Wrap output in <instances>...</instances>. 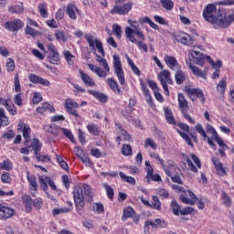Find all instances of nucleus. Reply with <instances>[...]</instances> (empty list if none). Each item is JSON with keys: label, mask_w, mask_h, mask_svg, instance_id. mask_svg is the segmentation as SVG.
Here are the masks:
<instances>
[{"label": "nucleus", "mask_w": 234, "mask_h": 234, "mask_svg": "<svg viewBox=\"0 0 234 234\" xmlns=\"http://www.w3.org/2000/svg\"><path fill=\"white\" fill-rule=\"evenodd\" d=\"M133 215H134V209L133 207H129L123 210L122 218H131V217H133Z\"/></svg>", "instance_id": "nucleus-53"}, {"label": "nucleus", "mask_w": 234, "mask_h": 234, "mask_svg": "<svg viewBox=\"0 0 234 234\" xmlns=\"http://www.w3.org/2000/svg\"><path fill=\"white\" fill-rule=\"evenodd\" d=\"M31 147L34 149L35 156L38 162H50V157L48 155H41V154H39V151H41L39 139H33Z\"/></svg>", "instance_id": "nucleus-10"}, {"label": "nucleus", "mask_w": 234, "mask_h": 234, "mask_svg": "<svg viewBox=\"0 0 234 234\" xmlns=\"http://www.w3.org/2000/svg\"><path fill=\"white\" fill-rule=\"evenodd\" d=\"M17 130L22 131L23 138H25V145L30 142V133H32V129H30V126L23 122H19L17 125Z\"/></svg>", "instance_id": "nucleus-18"}, {"label": "nucleus", "mask_w": 234, "mask_h": 234, "mask_svg": "<svg viewBox=\"0 0 234 234\" xmlns=\"http://www.w3.org/2000/svg\"><path fill=\"white\" fill-rule=\"evenodd\" d=\"M76 12H78V7L70 4L66 8V14L70 17V19H76Z\"/></svg>", "instance_id": "nucleus-31"}, {"label": "nucleus", "mask_w": 234, "mask_h": 234, "mask_svg": "<svg viewBox=\"0 0 234 234\" xmlns=\"http://www.w3.org/2000/svg\"><path fill=\"white\" fill-rule=\"evenodd\" d=\"M87 129L90 134H93V136H98L100 134V128L94 123L88 124Z\"/></svg>", "instance_id": "nucleus-38"}, {"label": "nucleus", "mask_w": 234, "mask_h": 234, "mask_svg": "<svg viewBox=\"0 0 234 234\" xmlns=\"http://www.w3.org/2000/svg\"><path fill=\"white\" fill-rule=\"evenodd\" d=\"M123 2L125 0H116L115 5L110 11V14L112 16L118 15V16H127L131 10H133V2H127L126 4H123L122 5H120L121 2Z\"/></svg>", "instance_id": "nucleus-4"}, {"label": "nucleus", "mask_w": 234, "mask_h": 234, "mask_svg": "<svg viewBox=\"0 0 234 234\" xmlns=\"http://www.w3.org/2000/svg\"><path fill=\"white\" fill-rule=\"evenodd\" d=\"M16 215V210L10 207L0 204V220H8Z\"/></svg>", "instance_id": "nucleus-16"}, {"label": "nucleus", "mask_w": 234, "mask_h": 234, "mask_svg": "<svg viewBox=\"0 0 234 234\" xmlns=\"http://www.w3.org/2000/svg\"><path fill=\"white\" fill-rule=\"evenodd\" d=\"M175 39L178 43H182V45H193V37L187 33L179 32L175 36Z\"/></svg>", "instance_id": "nucleus-20"}, {"label": "nucleus", "mask_w": 234, "mask_h": 234, "mask_svg": "<svg viewBox=\"0 0 234 234\" xmlns=\"http://www.w3.org/2000/svg\"><path fill=\"white\" fill-rule=\"evenodd\" d=\"M191 56L193 58L194 63H197V65H204V54L198 52V51H192Z\"/></svg>", "instance_id": "nucleus-28"}, {"label": "nucleus", "mask_w": 234, "mask_h": 234, "mask_svg": "<svg viewBox=\"0 0 234 234\" xmlns=\"http://www.w3.org/2000/svg\"><path fill=\"white\" fill-rule=\"evenodd\" d=\"M180 200L183 204H189L190 206H195L197 204V196L191 190L184 191L180 195Z\"/></svg>", "instance_id": "nucleus-14"}, {"label": "nucleus", "mask_w": 234, "mask_h": 234, "mask_svg": "<svg viewBox=\"0 0 234 234\" xmlns=\"http://www.w3.org/2000/svg\"><path fill=\"white\" fill-rule=\"evenodd\" d=\"M59 53L58 51L49 52L48 54V61L51 62L53 65H58L60 61Z\"/></svg>", "instance_id": "nucleus-32"}, {"label": "nucleus", "mask_w": 234, "mask_h": 234, "mask_svg": "<svg viewBox=\"0 0 234 234\" xmlns=\"http://www.w3.org/2000/svg\"><path fill=\"white\" fill-rule=\"evenodd\" d=\"M8 123V117H6V115L5 114V110L3 108H0V128L6 127Z\"/></svg>", "instance_id": "nucleus-37"}, {"label": "nucleus", "mask_w": 234, "mask_h": 234, "mask_svg": "<svg viewBox=\"0 0 234 234\" xmlns=\"http://www.w3.org/2000/svg\"><path fill=\"white\" fill-rule=\"evenodd\" d=\"M177 133L180 134V136L186 142V144L190 147H194L193 142H191V138H189V135L187 133L181 132L180 130L177 131Z\"/></svg>", "instance_id": "nucleus-47"}, {"label": "nucleus", "mask_w": 234, "mask_h": 234, "mask_svg": "<svg viewBox=\"0 0 234 234\" xmlns=\"http://www.w3.org/2000/svg\"><path fill=\"white\" fill-rule=\"evenodd\" d=\"M176 81L177 85H182L186 81V74L182 70H177L176 72Z\"/></svg>", "instance_id": "nucleus-39"}, {"label": "nucleus", "mask_w": 234, "mask_h": 234, "mask_svg": "<svg viewBox=\"0 0 234 234\" xmlns=\"http://www.w3.org/2000/svg\"><path fill=\"white\" fill-rule=\"evenodd\" d=\"M79 72H80V78H81L83 83L86 85V87H94V85H96V82H94L92 78H90V76H89L88 74L83 72V70L80 69Z\"/></svg>", "instance_id": "nucleus-24"}, {"label": "nucleus", "mask_w": 234, "mask_h": 234, "mask_svg": "<svg viewBox=\"0 0 234 234\" xmlns=\"http://www.w3.org/2000/svg\"><path fill=\"white\" fill-rule=\"evenodd\" d=\"M145 166L147 171L145 178H147L148 182H150V180H153L154 182H162V177L160 176V175L154 174L153 166L151 165L149 161H145Z\"/></svg>", "instance_id": "nucleus-19"}, {"label": "nucleus", "mask_w": 234, "mask_h": 234, "mask_svg": "<svg viewBox=\"0 0 234 234\" xmlns=\"http://www.w3.org/2000/svg\"><path fill=\"white\" fill-rule=\"evenodd\" d=\"M185 92L188 96H197L198 100H200L202 105L206 103V95H204V91L200 90L199 88H190L189 86L185 87Z\"/></svg>", "instance_id": "nucleus-13"}, {"label": "nucleus", "mask_w": 234, "mask_h": 234, "mask_svg": "<svg viewBox=\"0 0 234 234\" xmlns=\"http://www.w3.org/2000/svg\"><path fill=\"white\" fill-rule=\"evenodd\" d=\"M29 81H31V83L44 85L45 87H50V81H48V80H45L36 74L29 75Z\"/></svg>", "instance_id": "nucleus-22"}, {"label": "nucleus", "mask_w": 234, "mask_h": 234, "mask_svg": "<svg viewBox=\"0 0 234 234\" xmlns=\"http://www.w3.org/2000/svg\"><path fill=\"white\" fill-rule=\"evenodd\" d=\"M196 131L203 136L204 140H207V134L206 133L204 127H202V124H197Z\"/></svg>", "instance_id": "nucleus-54"}, {"label": "nucleus", "mask_w": 234, "mask_h": 234, "mask_svg": "<svg viewBox=\"0 0 234 234\" xmlns=\"http://www.w3.org/2000/svg\"><path fill=\"white\" fill-rule=\"evenodd\" d=\"M144 147H151L152 149H154V151H155V149H157L158 146L156 145L154 140L147 138L144 142Z\"/></svg>", "instance_id": "nucleus-51"}, {"label": "nucleus", "mask_w": 234, "mask_h": 234, "mask_svg": "<svg viewBox=\"0 0 234 234\" xmlns=\"http://www.w3.org/2000/svg\"><path fill=\"white\" fill-rule=\"evenodd\" d=\"M82 191L88 197V202H92V198L94 197V194L92 193V188L89 185H82Z\"/></svg>", "instance_id": "nucleus-30"}, {"label": "nucleus", "mask_w": 234, "mask_h": 234, "mask_svg": "<svg viewBox=\"0 0 234 234\" xmlns=\"http://www.w3.org/2000/svg\"><path fill=\"white\" fill-rule=\"evenodd\" d=\"M55 37L58 41H63L64 43L67 41V37H65V33H63V31H57Z\"/></svg>", "instance_id": "nucleus-58"}, {"label": "nucleus", "mask_w": 234, "mask_h": 234, "mask_svg": "<svg viewBox=\"0 0 234 234\" xmlns=\"http://www.w3.org/2000/svg\"><path fill=\"white\" fill-rule=\"evenodd\" d=\"M231 23H234V13L227 16L226 9L221 8L218 19L216 20L213 27L216 28V30L220 28H229L231 26Z\"/></svg>", "instance_id": "nucleus-2"}, {"label": "nucleus", "mask_w": 234, "mask_h": 234, "mask_svg": "<svg viewBox=\"0 0 234 234\" xmlns=\"http://www.w3.org/2000/svg\"><path fill=\"white\" fill-rule=\"evenodd\" d=\"M156 224H157V229L158 228H167L168 224L165 219H160V218H155Z\"/></svg>", "instance_id": "nucleus-64"}, {"label": "nucleus", "mask_w": 234, "mask_h": 234, "mask_svg": "<svg viewBox=\"0 0 234 234\" xmlns=\"http://www.w3.org/2000/svg\"><path fill=\"white\" fill-rule=\"evenodd\" d=\"M38 10L42 17L44 18L48 17V11H47V4L45 3L39 4Z\"/></svg>", "instance_id": "nucleus-44"}, {"label": "nucleus", "mask_w": 234, "mask_h": 234, "mask_svg": "<svg viewBox=\"0 0 234 234\" xmlns=\"http://www.w3.org/2000/svg\"><path fill=\"white\" fill-rule=\"evenodd\" d=\"M47 131H48V133H50L51 134H54L55 136H59V133H61V128L54 127V126L50 125L49 129Z\"/></svg>", "instance_id": "nucleus-55"}, {"label": "nucleus", "mask_w": 234, "mask_h": 234, "mask_svg": "<svg viewBox=\"0 0 234 234\" xmlns=\"http://www.w3.org/2000/svg\"><path fill=\"white\" fill-rule=\"evenodd\" d=\"M0 169H4L5 171H11L12 163H10V161H4L3 163H0Z\"/></svg>", "instance_id": "nucleus-56"}, {"label": "nucleus", "mask_w": 234, "mask_h": 234, "mask_svg": "<svg viewBox=\"0 0 234 234\" xmlns=\"http://www.w3.org/2000/svg\"><path fill=\"white\" fill-rule=\"evenodd\" d=\"M149 226H151V228H153L154 229H158L156 219H154V221L153 220L145 221L144 231H149Z\"/></svg>", "instance_id": "nucleus-46"}, {"label": "nucleus", "mask_w": 234, "mask_h": 234, "mask_svg": "<svg viewBox=\"0 0 234 234\" xmlns=\"http://www.w3.org/2000/svg\"><path fill=\"white\" fill-rule=\"evenodd\" d=\"M50 109V105L48 103H44L42 106H39L37 108V112H39L40 114H43L44 112H47Z\"/></svg>", "instance_id": "nucleus-57"}, {"label": "nucleus", "mask_w": 234, "mask_h": 234, "mask_svg": "<svg viewBox=\"0 0 234 234\" xmlns=\"http://www.w3.org/2000/svg\"><path fill=\"white\" fill-rule=\"evenodd\" d=\"M170 76L171 73L167 69L162 70L158 76V80L165 90V96H169V88L167 87V83L168 85H173V80Z\"/></svg>", "instance_id": "nucleus-9"}, {"label": "nucleus", "mask_w": 234, "mask_h": 234, "mask_svg": "<svg viewBox=\"0 0 234 234\" xmlns=\"http://www.w3.org/2000/svg\"><path fill=\"white\" fill-rule=\"evenodd\" d=\"M177 101L178 109L180 112L183 114L184 118L187 120L189 123L195 125V120L189 115V103L187 102V100L182 93H178Z\"/></svg>", "instance_id": "nucleus-3"}, {"label": "nucleus", "mask_w": 234, "mask_h": 234, "mask_svg": "<svg viewBox=\"0 0 234 234\" xmlns=\"http://www.w3.org/2000/svg\"><path fill=\"white\" fill-rule=\"evenodd\" d=\"M113 69L121 85H125V74L122 68V60L118 55H113Z\"/></svg>", "instance_id": "nucleus-8"}, {"label": "nucleus", "mask_w": 234, "mask_h": 234, "mask_svg": "<svg viewBox=\"0 0 234 234\" xmlns=\"http://www.w3.org/2000/svg\"><path fill=\"white\" fill-rule=\"evenodd\" d=\"M122 154L123 156H131L133 154V148L129 144H123L122 148Z\"/></svg>", "instance_id": "nucleus-45"}, {"label": "nucleus", "mask_w": 234, "mask_h": 234, "mask_svg": "<svg viewBox=\"0 0 234 234\" xmlns=\"http://www.w3.org/2000/svg\"><path fill=\"white\" fill-rule=\"evenodd\" d=\"M64 58L67 60V62L69 63V65H74V55H72V53H70V51H64Z\"/></svg>", "instance_id": "nucleus-50"}, {"label": "nucleus", "mask_w": 234, "mask_h": 234, "mask_svg": "<svg viewBox=\"0 0 234 234\" xmlns=\"http://www.w3.org/2000/svg\"><path fill=\"white\" fill-rule=\"evenodd\" d=\"M212 163L214 164L216 171L219 176H224L228 175V172H226V169H224V166L222 165L218 158L212 157Z\"/></svg>", "instance_id": "nucleus-23"}, {"label": "nucleus", "mask_w": 234, "mask_h": 234, "mask_svg": "<svg viewBox=\"0 0 234 234\" xmlns=\"http://www.w3.org/2000/svg\"><path fill=\"white\" fill-rule=\"evenodd\" d=\"M159 164L162 165L165 173H166L167 176H171V171H176V173L180 172V168L176 166L175 162L173 161H168L167 162V166H165V161L164 159L160 158L159 154H154L152 155Z\"/></svg>", "instance_id": "nucleus-7"}, {"label": "nucleus", "mask_w": 234, "mask_h": 234, "mask_svg": "<svg viewBox=\"0 0 234 234\" xmlns=\"http://www.w3.org/2000/svg\"><path fill=\"white\" fill-rule=\"evenodd\" d=\"M180 173V170L179 172L177 171H175V170H171V176H170L172 182H174L175 184H184L182 182V178H180V176H178V174Z\"/></svg>", "instance_id": "nucleus-36"}, {"label": "nucleus", "mask_w": 234, "mask_h": 234, "mask_svg": "<svg viewBox=\"0 0 234 234\" xmlns=\"http://www.w3.org/2000/svg\"><path fill=\"white\" fill-rule=\"evenodd\" d=\"M23 27H25V24L23 23V21H21V19L7 21L5 24V28L9 32H19V30L23 28Z\"/></svg>", "instance_id": "nucleus-15"}, {"label": "nucleus", "mask_w": 234, "mask_h": 234, "mask_svg": "<svg viewBox=\"0 0 234 234\" xmlns=\"http://www.w3.org/2000/svg\"><path fill=\"white\" fill-rule=\"evenodd\" d=\"M64 107L68 111L69 114H72V116H75V118H78L80 114H78V103L74 101L72 99H67L64 102Z\"/></svg>", "instance_id": "nucleus-17"}, {"label": "nucleus", "mask_w": 234, "mask_h": 234, "mask_svg": "<svg viewBox=\"0 0 234 234\" xmlns=\"http://www.w3.org/2000/svg\"><path fill=\"white\" fill-rule=\"evenodd\" d=\"M38 182L41 189L43 191H47L48 189V186L51 187L53 191H56L57 186L52 178L47 176H38Z\"/></svg>", "instance_id": "nucleus-12"}, {"label": "nucleus", "mask_w": 234, "mask_h": 234, "mask_svg": "<svg viewBox=\"0 0 234 234\" xmlns=\"http://www.w3.org/2000/svg\"><path fill=\"white\" fill-rule=\"evenodd\" d=\"M93 211H96L97 213H103L104 211L103 204L95 203V205L93 206Z\"/></svg>", "instance_id": "nucleus-63"}, {"label": "nucleus", "mask_w": 234, "mask_h": 234, "mask_svg": "<svg viewBox=\"0 0 234 234\" xmlns=\"http://www.w3.org/2000/svg\"><path fill=\"white\" fill-rule=\"evenodd\" d=\"M26 34L27 36H31L32 37H36V36H39V31L28 27V25L26 27Z\"/></svg>", "instance_id": "nucleus-49"}, {"label": "nucleus", "mask_w": 234, "mask_h": 234, "mask_svg": "<svg viewBox=\"0 0 234 234\" xmlns=\"http://www.w3.org/2000/svg\"><path fill=\"white\" fill-rule=\"evenodd\" d=\"M119 176L122 178V180H123V182H127L132 186H136V180L134 179V177L126 176L125 174H123V172H120Z\"/></svg>", "instance_id": "nucleus-35"}, {"label": "nucleus", "mask_w": 234, "mask_h": 234, "mask_svg": "<svg viewBox=\"0 0 234 234\" xmlns=\"http://www.w3.org/2000/svg\"><path fill=\"white\" fill-rule=\"evenodd\" d=\"M27 182L30 184V191L33 195V197H36V194L37 193V178L36 176L30 175L29 172L27 174Z\"/></svg>", "instance_id": "nucleus-21"}, {"label": "nucleus", "mask_w": 234, "mask_h": 234, "mask_svg": "<svg viewBox=\"0 0 234 234\" xmlns=\"http://www.w3.org/2000/svg\"><path fill=\"white\" fill-rule=\"evenodd\" d=\"M73 198L78 213L83 211L85 207V196L83 194L82 186H75L73 189Z\"/></svg>", "instance_id": "nucleus-5"}, {"label": "nucleus", "mask_w": 234, "mask_h": 234, "mask_svg": "<svg viewBox=\"0 0 234 234\" xmlns=\"http://www.w3.org/2000/svg\"><path fill=\"white\" fill-rule=\"evenodd\" d=\"M6 70L8 72H14L16 70V62L12 58L7 59Z\"/></svg>", "instance_id": "nucleus-48"}, {"label": "nucleus", "mask_w": 234, "mask_h": 234, "mask_svg": "<svg viewBox=\"0 0 234 234\" xmlns=\"http://www.w3.org/2000/svg\"><path fill=\"white\" fill-rule=\"evenodd\" d=\"M22 200L24 202L27 211L30 213V211H32V204H33L32 197H30V196H24Z\"/></svg>", "instance_id": "nucleus-34"}, {"label": "nucleus", "mask_w": 234, "mask_h": 234, "mask_svg": "<svg viewBox=\"0 0 234 234\" xmlns=\"http://www.w3.org/2000/svg\"><path fill=\"white\" fill-rule=\"evenodd\" d=\"M113 34L116 35L117 37H122V27L114 24L112 26Z\"/></svg>", "instance_id": "nucleus-61"}, {"label": "nucleus", "mask_w": 234, "mask_h": 234, "mask_svg": "<svg viewBox=\"0 0 234 234\" xmlns=\"http://www.w3.org/2000/svg\"><path fill=\"white\" fill-rule=\"evenodd\" d=\"M165 112V117L167 122V123H170V125H175L176 123V121L175 120V116H173V112L168 107L164 108Z\"/></svg>", "instance_id": "nucleus-27"}, {"label": "nucleus", "mask_w": 234, "mask_h": 234, "mask_svg": "<svg viewBox=\"0 0 234 234\" xmlns=\"http://www.w3.org/2000/svg\"><path fill=\"white\" fill-rule=\"evenodd\" d=\"M220 12H222V8H217V5H215L214 4H208L203 9V18L205 19V21L214 26L217 19H218Z\"/></svg>", "instance_id": "nucleus-1"}, {"label": "nucleus", "mask_w": 234, "mask_h": 234, "mask_svg": "<svg viewBox=\"0 0 234 234\" xmlns=\"http://www.w3.org/2000/svg\"><path fill=\"white\" fill-rule=\"evenodd\" d=\"M160 4L167 12H171V10L175 8V3L173 0H160Z\"/></svg>", "instance_id": "nucleus-33"}, {"label": "nucleus", "mask_w": 234, "mask_h": 234, "mask_svg": "<svg viewBox=\"0 0 234 234\" xmlns=\"http://www.w3.org/2000/svg\"><path fill=\"white\" fill-rule=\"evenodd\" d=\"M8 11L11 14H21V12H23V7H21L19 5H15V6L9 7Z\"/></svg>", "instance_id": "nucleus-59"}, {"label": "nucleus", "mask_w": 234, "mask_h": 234, "mask_svg": "<svg viewBox=\"0 0 234 234\" xmlns=\"http://www.w3.org/2000/svg\"><path fill=\"white\" fill-rule=\"evenodd\" d=\"M165 62L172 70H176V69H178V61L175 57H171V56L165 57Z\"/></svg>", "instance_id": "nucleus-25"}, {"label": "nucleus", "mask_w": 234, "mask_h": 234, "mask_svg": "<svg viewBox=\"0 0 234 234\" xmlns=\"http://www.w3.org/2000/svg\"><path fill=\"white\" fill-rule=\"evenodd\" d=\"M217 90L220 94V98H224V92L226 91V80H221L217 86Z\"/></svg>", "instance_id": "nucleus-40"}, {"label": "nucleus", "mask_w": 234, "mask_h": 234, "mask_svg": "<svg viewBox=\"0 0 234 234\" xmlns=\"http://www.w3.org/2000/svg\"><path fill=\"white\" fill-rule=\"evenodd\" d=\"M221 197L224 206H226V207H231V204H233L231 197H229L226 192H223Z\"/></svg>", "instance_id": "nucleus-43"}, {"label": "nucleus", "mask_w": 234, "mask_h": 234, "mask_svg": "<svg viewBox=\"0 0 234 234\" xmlns=\"http://www.w3.org/2000/svg\"><path fill=\"white\" fill-rule=\"evenodd\" d=\"M189 69L190 70H192L195 76H197L198 78H202L203 80H207V74L206 72L201 71L200 69H198V67L193 64H189Z\"/></svg>", "instance_id": "nucleus-29"}, {"label": "nucleus", "mask_w": 234, "mask_h": 234, "mask_svg": "<svg viewBox=\"0 0 234 234\" xmlns=\"http://www.w3.org/2000/svg\"><path fill=\"white\" fill-rule=\"evenodd\" d=\"M71 208H54L52 211L53 215H61V213H69Z\"/></svg>", "instance_id": "nucleus-62"}, {"label": "nucleus", "mask_w": 234, "mask_h": 234, "mask_svg": "<svg viewBox=\"0 0 234 234\" xmlns=\"http://www.w3.org/2000/svg\"><path fill=\"white\" fill-rule=\"evenodd\" d=\"M171 207H172V213L176 217H178L180 215V211H182V209H180V206L178 205V203L175 200L172 201Z\"/></svg>", "instance_id": "nucleus-42"}, {"label": "nucleus", "mask_w": 234, "mask_h": 234, "mask_svg": "<svg viewBox=\"0 0 234 234\" xmlns=\"http://www.w3.org/2000/svg\"><path fill=\"white\" fill-rule=\"evenodd\" d=\"M107 83L110 89H112V90L115 92V94H123V91H122V90L118 87V82H116L114 79L112 78L107 79Z\"/></svg>", "instance_id": "nucleus-26"}, {"label": "nucleus", "mask_w": 234, "mask_h": 234, "mask_svg": "<svg viewBox=\"0 0 234 234\" xmlns=\"http://www.w3.org/2000/svg\"><path fill=\"white\" fill-rule=\"evenodd\" d=\"M15 90L16 92H21V83L19 82V75H15Z\"/></svg>", "instance_id": "nucleus-60"}, {"label": "nucleus", "mask_w": 234, "mask_h": 234, "mask_svg": "<svg viewBox=\"0 0 234 234\" xmlns=\"http://www.w3.org/2000/svg\"><path fill=\"white\" fill-rule=\"evenodd\" d=\"M6 111H8V112H10L12 114V116H16V114H17V108H16V105H14V103L9 102L6 106H5Z\"/></svg>", "instance_id": "nucleus-52"}, {"label": "nucleus", "mask_w": 234, "mask_h": 234, "mask_svg": "<svg viewBox=\"0 0 234 234\" xmlns=\"http://www.w3.org/2000/svg\"><path fill=\"white\" fill-rule=\"evenodd\" d=\"M133 28L127 27L125 28V36L131 43H135L136 42V37L133 36V34H135V36H138L142 41H145V35H144V32L140 27H138L135 25H132Z\"/></svg>", "instance_id": "nucleus-6"}, {"label": "nucleus", "mask_w": 234, "mask_h": 234, "mask_svg": "<svg viewBox=\"0 0 234 234\" xmlns=\"http://www.w3.org/2000/svg\"><path fill=\"white\" fill-rule=\"evenodd\" d=\"M64 136L66 138H69V140H70V142H72V144H76V140L74 139V135L72 134V132H70V130L67 129V128H61V130Z\"/></svg>", "instance_id": "nucleus-41"}, {"label": "nucleus", "mask_w": 234, "mask_h": 234, "mask_svg": "<svg viewBox=\"0 0 234 234\" xmlns=\"http://www.w3.org/2000/svg\"><path fill=\"white\" fill-rule=\"evenodd\" d=\"M86 41L89 43L90 48H97L98 52L101 54V56H105V50L103 49V45L101 44V41L98 38H94L90 35H87L85 37Z\"/></svg>", "instance_id": "nucleus-11"}]
</instances>
